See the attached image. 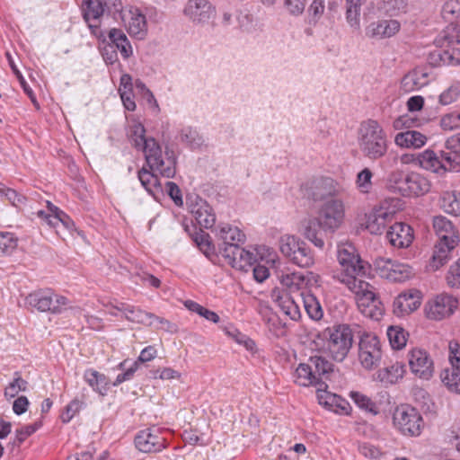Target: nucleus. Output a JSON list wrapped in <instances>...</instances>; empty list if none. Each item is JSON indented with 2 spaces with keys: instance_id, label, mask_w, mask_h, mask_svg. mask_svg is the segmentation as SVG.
I'll list each match as a JSON object with an SVG mask.
<instances>
[{
  "instance_id": "f257e3e1",
  "label": "nucleus",
  "mask_w": 460,
  "mask_h": 460,
  "mask_svg": "<svg viewBox=\"0 0 460 460\" xmlns=\"http://www.w3.org/2000/svg\"><path fill=\"white\" fill-rule=\"evenodd\" d=\"M337 260L340 270L333 273L332 278L344 284L355 295L359 311L367 317L378 320L383 313L378 306L375 288L362 279L369 270V265L361 260L355 246L342 243L338 246Z\"/></svg>"
},
{
  "instance_id": "f03ea898",
  "label": "nucleus",
  "mask_w": 460,
  "mask_h": 460,
  "mask_svg": "<svg viewBox=\"0 0 460 460\" xmlns=\"http://www.w3.org/2000/svg\"><path fill=\"white\" fill-rule=\"evenodd\" d=\"M432 227L438 241L434 246L430 267L433 270H438L447 263L451 252L457 246L459 235L456 226L444 216L434 217Z\"/></svg>"
},
{
  "instance_id": "7ed1b4c3",
  "label": "nucleus",
  "mask_w": 460,
  "mask_h": 460,
  "mask_svg": "<svg viewBox=\"0 0 460 460\" xmlns=\"http://www.w3.org/2000/svg\"><path fill=\"white\" fill-rule=\"evenodd\" d=\"M358 144L364 157L377 161L388 151L387 135L377 120L363 121L358 128Z\"/></svg>"
},
{
  "instance_id": "20e7f679",
  "label": "nucleus",
  "mask_w": 460,
  "mask_h": 460,
  "mask_svg": "<svg viewBox=\"0 0 460 460\" xmlns=\"http://www.w3.org/2000/svg\"><path fill=\"white\" fill-rule=\"evenodd\" d=\"M388 188L406 198H419L429 192L431 181L417 172H394L389 175Z\"/></svg>"
},
{
  "instance_id": "39448f33",
  "label": "nucleus",
  "mask_w": 460,
  "mask_h": 460,
  "mask_svg": "<svg viewBox=\"0 0 460 460\" xmlns=\"http://www.w3.org/2000/svg\"><path fill=\"white\" fill-rule=\"evenodd\" d=\"M317 339L323 341V349L336 361H342L352 346L351 329L345 324L329 327L317 334Z\"/></svg>"
},
{
  "instance_id": "423d86ee",
  "label": "nucleus",
  "mask_w": 460,
  "mask_h": 460,
  "mask_svg": "<svg viewBox=\"0 0 460 460\" xmlns=\"http://www.w3.org/2000/svg\"><path fill=\"white\" fill-rule=\"evenodd\" d=\"M419 166L438 175H444L447 172H460V156L455 155L446 146L443 150L436 152L428 148L419 153Z\"/></svg>"
},
{
  "instance_id": "0eeeda50",
  "label": "nucleus",
  "mask_w": 460,
  "mask_h": 460,
  "mask_svg": "<svg viewBox=\"0 0 460 460\" xmlns=\"http://www.w3.org/2000/svg\"><path fill=\"white\" fill-rule=\"evenodd\" d=\"M145 160L151 171L159 173L165 178H173L176 173V156L172 150L168 147L162 149L159 143L147 146Z\"/></svg>"
},
{
  "instance_id": "6e6552de",
  "label": "nucleus",
  "mask_w": 460,
  "mask_h": 460,
  "mask_svg": "<svg viewBox=\"0 0 460 460\" xmlns=\"http://www.w3.org/2000/svg\"><path fill=\"white\" fill-rule=\"evenodd\" d=\"M26 305L40 312L61 314L70 308V301L51 289H40L29 294L25 298Z\"/></svg>"
},
{
  "instance_id": "1a4fd4ad",
  "label": "nucleus",
  "mask_w": 460,
  "mask_h": 460,
  "mask_svg": "<svg viewBox=\"0 0 460 460\" xmlns=\"http://www.w3.org/2000/svg\"><path fill=\"white\" fill-rule=\"evenodd\" d=\"M417 119L409 114L398 117L393 122V128L395 130L407 128L404 132H400L394 137V143L397 146L402 148H413L418 149L424 146L428 141V137L417 131L410 130L409 128L416 125Z\"/></svg>"
},
{
  "instance_id": "9d476101",
  "label": "nucleus",
  "mask_w": 460,
  "mask_h": 460,
  "mask_svg": "<svg viewBox=\"0 0 460 460\" xmlns=\"http://www.w3.org/2000/svg\"><path fill=\"white\" fill-rule=\"evenodd\" d=\"M295 382L302 386H314L318 402H340L341 395L328 391L325 382H318L308 363H300L294 373Z\"/></svg>"
},
{
  "instance_id": "9b49d317",
  "label": "nucleus",
  "mask_w": 460,
  "mask_h": 460,
  "mask_svg": "<svg viewBox=\"0 0 460 460\" xmlns=\"http://www.w3.org/2000/svg\"><path fill=\"white\" fill-rule=\"evenodd\" d=\"M394 425L404 435L418 436L423 424L422 418L411 404H399L393 416Z\"/></svg>"
},
{
  "instance_id": "f8f14e48",
  "label": "nucleus",
  "mask_w": 460,
  "mask_h": 460,
  "mask_svg": "<svg viewBox=\"0 0 460 460\" xmlns=\"http://www.w3.org/2000/svg\"><path fill=\"white\" fill-rule=\"evenodd\" d=\"M382 358L381 343L378 337L372 333H365L358 343V360L367 370L377 367Z\"/></svg>"
},
{
  "instance_id": "ddd939ff",
  "label": "nucleus",
  "mask_w": 460,
  "mask_h": 460,
  "mask_svg": "<svg viewBox=\"0 0 460 460\" xmlns=\"http://www.w3.org/2000/svg\"><path fill=\"white\" fill-rule=\"evenodd\" d=\"M411 373L423 380H429L434 375V361L428 350L420 347L411 348L407 354Z\"/></svg>"
},
{
  "instance_id": "4468645a",
  "label": "nucleus",
  "mask_w": 460,
  "mask_h": 460,
  "mask_svg": "<svg viewBox=\"0 0 460 460\" xmlns=\"http://www.w3.org/2000/svg\"><path fill=\"white\" fill-rule=\"evenodd\" d=\"M217 248L223 257L229 256L234 248L245 242V234L237 227L229 224H222L216 229Z\"/></svg>"
},
{
  "instance_id": "2eb2a0df",
  "label": "nucleus",
  "mask_w": 460,
  "mask_h": 460,
  "mask_svg": "<svg viewBox=\"0 0 460 460\" xmlns=\"http://www.w3.org/2000/svg\"><path fill=\"white\" fill-rule=\"evenodd\" d=\"M458 306V300L452 295L441 293L429 300L425 305L428 318L441 320L450 316Z\"/></svg>"
},
{
  "instance_id": "dca6fc26",
  "label": "nucleus",
  "mask_w": 460,
  "mask_h": 460,
  "mask_svg": "<svg viewBox=\"0 0 460 460\" xmlns=\"http://www.w3.org/2000/svg\"><path fill=\"white\" fill-rule=\"evenodd\" d=\"M343 217L342 202L339 199H331L322 205L316 219L324 230L334 231L341 226Z\"/></svg>"
},
{
  "instance_id": "f3484780",
  "label": "nucleus",
  "mask_w": 460,
  "mask_h": 460,
  "mask_svg": "<svg viewBox=\"0 0 460 460\" xmlns=\"http://www.w3.org/2000/svg\"><path fill=\"white\" fill-rule=\"evenodd\" d=\"M136 448L142 453H158L166 448L167 441L158 429L148 428L137 432L134 439Z\"/></svg>"
},
{
  "instance_id": "a211bd4d",
  "label": "nucleus",
  "mask_w": 460,
  "mask_h": 460,
  "mask_svg": "<svg viewBox=\"0 0 460 460\" xmlns=\"http://www.w3.org/2000/svg\"><path fill=\"white\" fill-rule=\"evenodd\" d=\"M131 37L144 40L147 35L148 26L146 15L137 7L130 6L119 18Z\"/></svg>"
},
{
  "instance_id": "6ab92c4d",
  "label": "nucleus",
  "mask_w": 460,
  "mask_h": 460,
  "mask_svg": "<svg viewBox=\"0 0 460 460\" xmlns=\"http://www.w3.org/2000/svg\"><path fill=\"white\" fill-rule=\"evenodd\" d=\"M380 275L394 282H403L412 275L411 268L391 259L381 258L376 261Z\"/></svg>"
},
{
  "instance_id": "aec40b11",
  "label": "nucleus",
  "mask_w": 460,
  "mask_h": 460,
  "mask_svg": "<svg viewBox=\"0 0 460 460\" xmlns=\"http://www.w3.org/2000/svg\"><path fill=\"white\" fill-rule=\"evenodd\" d=\"M183 13L195 24L208 22L216 13V7L208 0H188Z\"/></svg>"
},
{
  "instance_id": "412c9836",
  "label": "nucleus",
  "mask_w": 460,
  "mask_h": 460,
  "mask_svg": "<svg viewBox=\"0 0 460 460\" xmlns=\"http://www.w3.org/2000/svg\"><path fill=\"white\" fill-rule=\"evenodd\" d=\"M280 284V289L285 290L292 296L294 293H299V297L303 293L308 291L310 279L302 272L280 273L277 276Z\"/></svg>"
},
{
  "instance_id": "4be33fe9",
  "label": "nucleus",
  "mask_w": 460,
  "mask_h": 460,
  "mask_svg": "<svg viewBox=\"0 0 460 460\" xmlns=\"http://www.w3.org/2000/svg\"><path fill=\"white\" fill-rule=\"evenodd\" d=\"M394 213L387 207H375L367 215L366 228L372 234H381L388 223L394 218Z\"/></svg>"
},
{
  "instance_id": "5701e85b",
  "label": "nucleus",
  "mask_w": 460,
  "mask_h": 460,
  "mask_svg": "<svg viewBox=\"0 0 460 460\" xmlns=\"http://www.w3.org/2000/svg\"><path fill=\"white\" fill-rule=\"evenodd\" d=\"M302 191L304 196L308 199H323L333 193V180L323 177L313 179L302 185Z\"/></svg>"
},
{
  "instance_id": "b1692460",
  "label": "nucleus",
  "mask_w": 460,
  "mask_h": 460,
  "mask_svg": "<svg viewBox=\"0 0 460 460\" xmlns=\"http://www.w3.org/2000/svg\"><path fill=\"white\" fill-rule=\"evenodd\" d=\"M271 299L279 307L281 312L288 316L291 320H297L300 318V309L295 298L287 293L285 290L280 289L279 287H275L271 290Z\"/></svg>"
},
{
  "instance_id": "393cba45",
  "label": "nucleus",
  "mask_w": 460,
  "mask_h": 460,
  "mask_svg": "<svg viewBox=\"0 0 460 460\" xmlns=\"http://www.w3.org/2000/svg\"><path fill=\"white\" fill-rule=\"evenodd\" d=\"M389 243L396 248L409 247L413 239V229L404 223H394L386 233Z\"/></svg>"
},
{
  "instance_id": "a878e982",
  "label": "nucleus",
  "mask_w": 460,
  "mask_h": 460,
  "mask_svg": "<svg viewBox=\"0 0 460 460\" xmlns=\"http://www.w3.org/2000/svg\"><path fill=\"white\" fill-rule=\"evenodd\" d=\"M420 305V293L411 289L401 293L394 301V312L397 315L408 314Z\"/></svg>"
},
{
  "instance_id": "bb28decb",
  "label": "nucleus",
  "mask_w": 460,
  "mask_h": 460,
  "mask_svg": "<svg viewBox=\"0 0 460 460\" xmlns=\"http://www.w3.org/2000/svg\"><path fill=\"white\" fill-rule=\"evenodd\" d=\"M190 212L200 227L212 228L216 223V215L210 205L199 197L194 204L190 206Z\"/></svg>"
},
{
  "instance_id": "cd10ccee",
  "label": "nucleus",
  "mask_w": 460,
  "mask_h": 460,
  "mask_svg": "<svg viewBox=\"0 0 460 460\" xmlns=\"http://www.w3.org/2000/svg\"><path fill=\"white\" fill-rule=\"evenodd\" d=\"M400 27L396 20L373 22L366 28V36L370 39L390 38L399 31Z\"/></svg>"
},
{
  "instance_id": "c85d7f7f",
  "label": "nucleus",
  "mask_w": 460,
  "mask_h": 460,
  "mask_svg": "<svg viewBox=\"0 0 460 460\" xmlns=\"http://www.w3.org/2000/svg\"><path fill=\"white\" fill-rule=\"evenodd\" d=\"M82 13L93 32L100 27V18L104 13L102 0H83Z\"/></svg>"
},
{
  "instance_id": "c756f323",
  "label": "nucleus",
  "mask_w": 460,
  "mask_h": 460,
  "mask_svg": "<svg viewBox=\"0 0 460 460\" xmlns=\"http://www.w3.org/2000/svg\"><path fill=\"white\" fill-rule=\"evenodd\" d=\"M229 256H225L233 268L247 270L248 267H252L257 261V254L242 248L241 246L234 248Z\"/></svg>"
},
{
  "instance_id": "7c9ffc66",
  "label": "nucleus",
  "mask_w": 460,
  "mask_h": 460,
  "mask_svg": "<svg viewBox=\"0 0 460 460\" xmlns=\"http://www.w3.org/2000/svg\"><path fill=\"white\" fill-rule=\"evenodd\" d=\"M128 137L132 146L144 154L147 150V146L158 143L154 137H146L145 127L139 122H134L129 126Z\"/></svg>"
},
{
  "instance_id": "2f4dec72",
  "label": "nucleus",
  "mask_w": 460,
  "mask_h": 460,
  "mask_svg": "<svg viewBox=\"0 0 460 460\" xmlns=\"http://www.w3.org/2000/svg\"><path fill=\"white\" fill-rule=\"evenodd\" d=\"M113 308L123 313L128 321L136 323L152 325V322H148V320L155 317L154 314L143 311L139 307L126 303H119L113 306Z\"/></svg>"
},
{
  "instance_id": "473e14b6",
  "label": "nucleus",
  "mask_w": 460,
  "mask_h": 460,
  "mask_svg": "<svg viewBox=\"0 0 460 460\" xmlns=\"http://www.w3.org/2000/svg\"><path fill=\"white\" fill-rule=\"evenodd\" d=\"M429 63L434 66H460V48L437 50L429 55Z\"/></svg>"
},
{
  "instance_id": "72a5a7b5",
  "label": "nucleus",
  "mask_w": 460,
  "mask_h": 460,
  "mask_svg": "<svg viewBox=\"0 0 460 460\" xmlns=\"http://www.w3.org/2000/svg\"><path fill=\"white\" fill-rule=\"evenodd\" d=\"M108 38L111 41L108 45H113V49H117L124 59H128L132 56L133 49L131 44L120 29H111L108 32Z\"/></svg>"
},
{
  "instance_id": "f704fd0d",
  "label": "nucleus",
  "mask_w": 460,
  "mask_h": 460,
  "mask_svg": "<svg viewBox=\"0 0 460 460\" xmlns=\"http://www.w3.org/2000/svg\"><path fill=\"white\" fill-rule=\"evenodd\" d=\"M307 361L318 382L330 379V376L333 372V364L331 361L318 355L311 356Z\"/></svg>"
},
{
  "instance_id": "c9c22d12",
  "label": "nucleus",
  "mask_w": 460,
  "mask_h": 460,
  "mask_svg": "<svg viewBox=\"0 0 460 460\" xmlns=\"http://www.w3.org/2000/svg\"><path fill=\"white\" fill-rule=\"evenodd\" d=\"M428 84V75L422 69H414L405 75L401 82L404 92L417 91Z\"/></svg>"
},
{
  "instance_id": "e433bc0d",
  "label": "nucleus",
  "mask_w": 460,
  "mask_h": 460,
  "mask_svg": "<svg viewBox=\"0 0 460 460\" xmlns=\"http://www.w3.org/2000/svg\"><path fill=\"white\" fill-rule=\"evenodd\" d=\"M137 178L145 190L153 197H155V194L161 191L160 180L156 172L151 171L149 167H142L137 172Z\"/></svg>"
},
{
  "instance_id": "4c0bfd02",
  "label": "nucleus",
  "mask_w": 460,
  "mask_h": 460,
  "mask_svg": "<svg viewBox=\"0 0 460 460\" xmlns=\"http://www.w3.org/2000/svg\"><path fill=\"white\" fill-rule=\"evenodd\" d=\"M86 383L96 392L105 394L111 387L109 378L93 368L86 369L84 375Z\"/></svg>"
},
{
  "instance_id": "58836bf2",
  "label": "nucleus",
  "mask_w": 460,
  "mask_h": 460,
  "mask_svg": "<svg viewBox=\"0 0 460 460\" xmlns=\"http://www.w3.org/2000/svg\"><path fill=\"white\" fill-rule=\"evenodd\" d=\"M28 382L16 372L14 379L5 387L4 396L7 400L14 399L13 402H29L24 395H18L27 389Z\"/></svg>"
},
{
  "instance_id": "ea45409f",
  "label": "nucleus",
  "mask_w": 460,
  "mask_h": 460,
  "mask_svg": "<svg viewBox=\"0 0 460 460\" xmlns=\"http://www.w3.org/2000/svg\"><path fill=\"white\" fill-rule=\"evenodd\" d=\"M436 44L440 48H449L460 43V24L450 22L449 25L436 38Z\"/></svg>"
},
{
  "instance_id": "a19ab883",
  "label": "nucleus",
  "mask_w": 460,
  "mask_h": 460,
  "mask_svg": "<svg viewBox=\"0 0 460 460\" xmlns=\"http://www.w3.org/2000/svg\"><path fill=\"white\" fill-rule=\"evenodd\" d=\"M303 235L311 241L316 247L323 248L324 242L319 236L318 229L321 227L320 222L316 218H311L303 222Z\"/></svg>"
},
{
  "instance_id": "79ce46f5",
  "label": "nucleus",
  "mask_w": 460,
  "mask_h": 460,
  "mask_svg": "<svg viewBox=\"0 0 460 460\" xmlns=\"http://www.w3.org/2000/svg\"><path fill=\"white\" fill-rule=\"evenodd\" d=\"M290 261L301 268L310 267L314 261L312 251L303 241H300L299 245L296 246V251Z\"/></svg>"
},
{
  "instance_id": "37998d69",
  "label": "nucleus",
  "mask_w": 460,
  "mask_h": 460,
  "mask_svg": "<svg viewBox=\"0 0 460 460\" xmlns=\"http://www.w3.org/2000/svg\"><path fill=\"white\" fill-rule=\"evenodd\" d=\"M362 4V0H345L346 21L354 30H358L360 27L359 17Z\"/></svg>"
},
{
  "instance_id": "c03bdc74",
  "label": "nucleus",
  "mask_w": 460,
  "mask_h": 460,
  "mask_svg": "<svg viewBox=\"0 0 460 460\" xmlns=\"http://www.w3.org/2000/svg\"><path fill=\"white\" fill-rule=\"evenodd\" d=\"M300 298L304 304V307L307 314L311 319L320 320L323 317V312L322 306L317 298L313 294L307 291L306 293H303Z\"/></svg>"
},
{
  "instance_id": "a18cd8bd",
  "label": "nucleus",
  "mask_w": 460,
  "mask_h": 460,
  "mask_svg": "<svg viewBox=\"0 0 460 460\" xmlns=\"http://www.w3.org/2000/svg\"><path fill=\"white\" fill-rule=\"evenodd\" d=\"M440 204L447 213L460 217V192L451 191L444 193L440 199Z\"/></svg>"
},
{
  "instance_id": "49530a36",
  "label": "nucleus",
  "mask_w": 460,
  "mask_h": 460,
  "mask_svg": "<svg viewBox=\"0 0 460 460\" xmlns=\"http://www.w3.org/2000/svg\"><path fill=\"white\" fill-rule=\"evenodd\" d=\"M440 377L449 392L460 394V369L447 368L441 373Z\"/></svg>"
},
{
  "instance_id": "de8ad7c7",
  "label": "nucleus",
  "mask_w": 460,
  "mask_h": 460,
  "mask_svg": "<svg viewBox=\"0 0 460 460\" xmlns=\"http://www.w3.org/2000/svg\"><path fill=\"white\" fill-rule=\"evenodd\" d=\"M408 336V332L400 326H390L387 329V338L394 349H402L405 347Z\"/></svg>"
},
{
  "instance_id": "09e8293b",
  "label": "nucleus",
  "mask_w": 460,
  "mask_h": 460,
  "mask_svg": "<svg viewBox=\"0 0 460 460\" xmlns=\"http://www.w3.org/2000/svg\"><path fill=\"white\" fill-rule=\"evenodd\" d=\"M48 208L50 212L55 213V217H52V227L58 229L61 226L68 230H72L74 227L73 220L65 212L60 210L58 207L54 206L50 202H48ZM58 233V230H57Z\"/></svg>"
},
{
  "instance_id": "8fccbe9b",
  "label": "nucleus",
  "mask_w": 460,
  "mask_h": 460,
  "mask_svg": "<svg viewBox=\"0 0 460 460\" xmlns=\"http://www.w3.org/2000/svg\"><path fill=\"white\" fill-rule=\"evenodd\" d=\"M181 140L186 143L191 149L199 148L203 144V138L199 132L190 127L181 129Z\"/></svg>"
},
{
  "instance_id": "3c124183",
  "label": "nucleus",
  "mask_w": 460,
  "mask_h": 460,
  "mask_svg": "<svg viewBox=\"0 0 460 460\" xmlns=\"http://www.w3.org/2000/svg\"><path fill=\"white\" fill-rule=\"evenodd\" d=\"M441 15L449 22L457 20L460 17V0H447L442 6Z\"/></svg>"
},
{
  "instance_id": "603ef678",
  "label": "nucleus",
  "mask_w": 460,
  "mask_h": 460,
  "mask_svg": "<svg viewBox=\"0 0 460 460\" xmlns=\"http://www.w3.org/2000/svg\"><path fill=\"white\" fill-rule=\"evenodd\" d=\"M184 305L190 311L198 314L208 321L217 323L220 320L217 313L203 307L201 305L194 301L187 300L185 301Z\"/></svg>"
},
{
  "instance_id": "864d4df0",
  "label": "nucleus",
  "mask_w": 460,
  "mask_h": 460,
  "mask_svg": "<svg viewBox=\"0 0 460 460\" xmlns=\"http://www.w3.org/2000/svg\"><path fill=\"white\" fill-rule=\"evenodd\" d=\"M301 240L294 235H284L279 240V249L281 253L289 260L296 251V246L299 245Z\"/></svg>"
},
{
  "instance_id": "5fc2aeb1",
  "label": "nucleus",
  "mask_w": 460,
  "mask_h": 460,
  "mask_svg": "<svg viewBox=\"0 0 460 460\" xmlns=\"http://www.w3.org/2000/svg\"><path fill=\"white\" fill-rule=\"evenodd\" d=\"M102 2L104 13L106 12L109 15H111L116 21L123 18V13L126 10H124L121 0H102Z\"/></svg>"
},
{
  "instance_id": "6e6d98bb",
  "label": "nucleus",
  "mask_w": 460,
  "mask_h": 460,
  "mask_svg": "<svg viewBox=\"0 0 460 460\" xmlns=\"http://www.w3.org/2000/svg\"><path fill=\"white\" fill-rule=\"evenodd\" d=\"M373 173L368 168L360 171L357 175L356 184L361 193H368L372 189Z\"/></svg>"
},
{
  "instance_id": "4d7b16f0",
  "label": "nucleus",
  "mask_w": 460,
  "mask_h": 460,
  "mask_svg": "<svg viewBox=\"0 0 460 460\" xmlns=\"http://www.w3.org/2000/svg\"><path fill=\"white\" fill-rule=\"evenodd\" d=\"M446 281L451 288H460V258L448 269Z\"/></svg>"
},
{
  "instance_id": "13d9d810",
  "label": "nucleus",
  "mask_w": 460,
  "mask_h": 460,
  "mask_svg": "<svg viewBox=\"0 0 460 460\" xmlns=\"http://www.w3.org/2000/svg\"><path fill=\"white\" fill-rule=\"evenodd\" d=\"M17 246V239L11 233H0V256L11 253Z\"/></svg>"
},
{
  "instance_id": "bf43d9fd",
  "label": "nucleus",
  "mask_w": 460,
  "mask_h": 460,
  "mask_svg": "<svg viewBox=\"0 0 460 460\" xmlns=\"http://www.w3.org/2000/svg\"><path fill=\"white\" fill-rule=\"evenodd\" d=\"M459 96L460 82H456L439 95V102L443 105H448L456 102Z\"/></svg>"
},
{
  "instance_id": "052dcab7",
  "label": "nucleus",
  "mask_w": 460,
  "mask_h": 460,
  "mask_svg": "<svg viewBox=\"0 0 460 460\" xmlns=\"http://www.w3.org/2000/svg\"><path fill=\"white\" fill-rule=\"evenodd\" d=\"M195 243L207 257L214 253L215 246L208 234L202 232L200 234H198L195 237Z\"/></svg>"
},
{
  "instance_id": "680f3d73",
  "label": "nucleus",
  "mask_w": 460,
  "mask_h": 460,
  "mask_svg": "<svg viewBox=\"0 0 460 460\" xmlns=\"http://www.w3.org/2000/svg\"><path fill=\"white\" fill-rule=\"evenodd\" d=\"M307 0H283L286 11L292 16L301 15L306 6Z\"/></svg>"
},
{
  "instance_id": "e2e57ef3",
  "label": "nucleus",
  "mask_w": 460,
  "mask_h": 460,
  "mask_svg": "<svg viewBox=\"0 0 460 460\" xmlns=\"http://www.w3.org/2000/svg\"><path fill=\"white\" fill-rule=\"evenodd\" d=\"M440 126L445 130H452L460 127V110L443 116Z\"/></svg>"
},
{
  "instance_id": "0e129e2a",
  "label": "nucleus",
  "mask_w": 460,
  "mask_h": 460,
  "mask_svg": "<svg viewBox=\"0 0 460 460\" xmlns=\"http://www.w3.org/2000/svg\"><path fill=\"white\" fill-rule=\"evenodd\" d=\"M404 372V367L396 363L385 368L386 376L385 378L387 382L395 384L399 379L402 378Z\"/></svg>"
},
{
  "instance_id": "69168bd1",
  "label": "nucleus",
  "mask_w": 460,
  "mask_h": 460,
  "mask_svg": "<svg viewBox=\"0 0 460 460\" xmlns=\"http://www.w3.org/2000/svg\"><path fill=\"white\" fill-rule=\"evenodd\" d=\"M358 451L363 456L371 460H376L382 455L381 451L376 447L368 443L358 444Z\"/></svg>"
},
{
  "instance_id": "338daca9",
  "label": "nucleus",
  "mask_w": 460,
  "mask_h": 460,
  "mask_svg": "<svg viewBox=\"0 0 460 460\" xmlns=\"http://www.w3.org/2000/svg\"><path fill=\"white\" fill-rule=\"evenodd\" d=\"M39 424L34 423L31 425H26L24 427H22L21 429H18L16 430V439L15 442H17V445L20 446L29 436L33 434L38 429Z\"/></svg>"
},
{
  "instance_id": "774afa93",
  "label": "nucleus",
  "mask_w": 460,
  "mask_h": 460,
  "mask_svg": "<svg viewBox=\"0 0 460 460\" xmlns=\"http://www.w3.org/2000/svg\"><path fill=\"white\" fill-rule=\"evenodd\" d=\"M166 188L168 195L173 200L176 206H182L183 200L181 196V191L178 185L172 181L166 182Z\"/></svg>"
}]
</instances>
